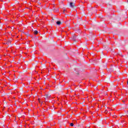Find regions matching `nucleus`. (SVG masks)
<instances>
[{
    "label": "nucleus",
    "mask_w": 128,
    "mask_h": 128,
    "mask_svg": "<svg viewBox=\"0 0 128 128\" xmlns=\"http://www.w3.org/2000/svg\"><path fill=\"white\" fill-rule=\"evenodd\" d=\"M70 126H74V123H71V124H70Z\"/></svg>",
    "instance_id": "nucleus-5"
},
{
    "label": "nucleus",
    "mask_w": 128,
    "mask_h": 128,
    "mask_svg": "<svg viewBox=\"0 0 128 128\" xmlns=\"http://www.w3.org/2000/svg\"><path fill=\"white\" fill-rule=\"evenodd\" d=\"M54 12H58V8L54 9Z\"/></svg>",
    "instance_id": "nucleus-4"
},
{
    "label": "nucleus",
    "mask_w": 128,
    "mask_h": 128,
    "mask_svg": "<svg viewBox=\"0 0 128 128\" xmlns=\"http://www.w3.org/2000/svg\"><path fill=\"white\" fill-rule=\"evenodd\" d=\"M60 24H62V22L60 21L56 22V24H58V26H60Z\"/></svg>",
    "instance_id": "nucleus-2"
},
{
    "label": "nucleus",
    "mask_w": 128,
    "mask_h": 128,
    "mask_svg": "<svg viewBox=\"0 0 128 128\" xmlns=\"http://www.w3.org/2000/svg\"><path fill=\"white\" fill-rule=\"evenodd\" d=\"M73 40H76V36H73Z\"/></svg>",
    "instance_id": "nucleus-6"
},
{
    "label": "nucleus",
    "mask_w": 128,
    "mask_h": 128,
    "mask_svg": "<svg viewBox=\"0 0 128 128\" xmlns=\"http://www.w3.org/2000/svg\"><path fill=\"white\" fill-rule=\"evenodd\" d=\"M38 34V30H34V34Z\"/></svg>",
    "instance_id": "nucleus-3"
},
{
    "label": "nucleus",
    "mask_w": 128,
    "mask_h": 128,
    "mask_svg": "<svg viewBox=\"0 0 128 128\" xmlns=\"http://www.w3.org/2000/svg\"><path fill=\"white\" fill-rule=\"evenodd\" d=\"M127 2H128V1H127Z\"/></svg>",
    "instance_id": "nucleus-8"
},
{
    "label": "nucleus",
    "mask_w": 128,
    "mask_h": 128,
    "mask_svg": "<svg viewBox=\"0 0 128 128\" xmlns=\"http://www.w3.org/2000/svg\"><path fill=\"white\" fill-rule=\"evenodd\" d=\"M66 9H64V12H63V13H64V12H66Z\"/></svg>",
    "instance_id": "nucleus-7"
},
{
    "label": "nucleus",
    "mask_w": 128,
    "mask_h": 128,
    "mask_svg": "<svg viewBox=\"0 0 128 128\" xmlns=\"http://www.w3.org/2000/svg\"><path fill=\"white\" fill-rule=\"evenodd\" d=\"M70 6L71 8H74V3H72V2L70 3Z\"/></svg>",
    "instance_id": "nucleus-1"
}]
</instances>
